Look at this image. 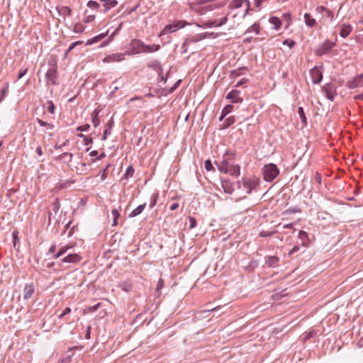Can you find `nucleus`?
Listing matches in <instances>:
<instances>
[{
    "instance_id": "7",
    "label": "nucleus",
    "mask_w": 363,
    "mask_h": 363,
    "mask_svg": "<svg viewBox=\"0 0 363 363\" xmlns=\"http://www.w3.org/2000/svg\"><path fill=\"white\" fill-rule=\"evenodd\" d=\"M363 86V74H358L349 80L346 86L350 89H354Z\"/></svg>"
},
{
    "instance_id": "9",
    "label": "nucleus",
    "mask_w": 363,
    "mask_h": 363,
    "mask_svg": "<svg viewBox=\"0 0 363 363\" xmlns=\"http://www.w3.org/2000/svg\"><path fill=\"white\" fill-rule=\"evenodd\" d=\"M335 89V85L331 83H328L323 86V90L328 99L330 101L334 100L335 96L336 95Z\"/></svg>"
},
{
    "instance_id": "53",
    "label": "nucleus",
    "mask_w": 363,
    "mask_h": 363,
    "mask_svg": "<svg viewBox=\"0 0 363 363\" xmlns=\"http://www.w3.org/2000/svg\"><path fill=\"white\" fill-rule=\"evenodd\" d=\"M299 212H301V210H300L299 208H298V207H294V208L291 207V208L286 209L284 212V214H291V213H299Z\"/></svg>"
},
{
    "instance_id": "46",
    "label": "nucleus",
    "mask_w": 363,
    "mask_h": 363,
    "mask_svg": "<svg viewBox=\"0 0 363 363\" xmlns=\"http://www.w3.org/2000/svg\"><path fill=\"white\" fill-rule=\"evenodd\" d=\"M101 306V303H98L92 306H88L84 308V313H94Z\"/></svg>"
},
{
    "instance_id": "28",
    "label": "nucleus",
    "mask_w": 363,
    "mask_h": 363,
    "mask_svg": "<svg viewBox=\"0 0 363 363\" xmlns=\"http://www.w3.org/2000/svg\"><path fill=\"white\" fill-rule=\"evenodd\" d=\"M304 19L306 24L311 28H313L316 24V21L313 18L310 13L304 14Z\"/></svg>"
},
{
    "instance_id": "10",
    "label": "nucleus",
    "mask_w": 363,
    "mask_h": 363,
    "mask_svg": "<svg viewBox=\"0 0 363 363\" xmlns=\"http://www.w3.org/2000/svg\"><path fill=\"white\" fill-rule=\"evenodd\" d=\"M312 82L314 84H318L323 79V73L318 67L310 70Z\"/></svg>"
},
{
    "instance_id": "5",
    "label": "nucleus",
    "mask_w": 363,
    "mask_h": 363,
    "mask_svg": "<svg viewBox=\"0 0 363 363\" xmlns=\"http://www.w3.org/2000/svg\"><path fill=\"white\" fill-rule=\"evenodd\" d=\"M82 257L79 254H69L57 262V267L66 269L68 267L67 264H77L82 260Z\"/></svg>"
},
{
    "instance_id": "15",
    "label": "nucleus",
    "mask_w": 363,
    "mask_h": 363,
    "mask_svg": "<svg viewBox=\"0 0 363 363\" xmlns=\"http://www.w3.org/2000/svg\"><path fill=\"white\" fill-rule=\"evenodd\" d=\"M35 286L33 283L26 284L23 289V298L28 300L33 295Z\"/></svg>"
},
{
    "instance_id": "63",
    "label": "nucleus",
    "mask_w": 363,
    "mask_h": 363,
    "mask_svg": "<svg viewBox=\"0 0 363 363\" xmlns=\"http://www.w3.org/2000/svg\"><path fill=\"white\" fill-rule=\"evenodd\" d=\"M73 356V353L70 354H67L66 357L61 359V363H70L72 361V357Z\"/></svg>"
},
{
    "instance_id": "54",
    "label": "nucleus",
    "mask_w": 363,
    "mask_h": 363,
    "mask_svg": "<svg viewBox=\"0 0 363 363\" xmlns=\"http://www.w3.org/2000/svg\"><path fill=\"white\" fill-rule=\"evenodd\" d=\"M135 101H138L139 102V106H141V105L143 104V97L142 96H137V97H134V98H132L131 99H130V106H133L132 104Z\"/></svg>"
},
{
    "instance_id": "36",
    "label": "nucleus",
    "mask_w": 363,
    "mask_h": 363,
    "mask_svg": "<svg viewBox=\"0 0 363 363\" xmlns=\"http://www.w3.org/2000/svg\"><path fill=\"white\" fill-rule=\"evenodd\" d=\"M244 4V0H233L228 7L230 9L240 8Z\"/></svg>"
},
{
    "instance_id": "16",
    "label": "nucleus",
    "mask_w": 363,
    "mask_h": 363,
    "mask_svg": "<svg viewBox=\"0 0 363 363\" xmlns=\"http://www.w3.org/2000/svg\"><path fill=\"white\" fill-rule=\"evenodd\" d=\"M235 157V152L227 151L223 155V162H225V164L230 166L234 164Z\"/></svg>"
},
{
    "instance_id": "48",
    "label": "nucleus",
    "mask_w": 363,
    "mask_h": 363,
    "mask_svg": "<svg viewBox=\"0 0 363 363\" xmlns=\"http://www.w3.org/2000/svg\"><path fill=\"white\" fill-rule=\"evenodd\" d=\"M277 230H273V231L262 230L259 232V236L261 238H268V237L272 236L273 235L277 233Z\"/></svg>"
},
{
    "instance_id": "22",
    "label": "nucleus",
    "mask_w": 363,
    "mask_h": 363,
    "mask_svg": "<svg viewBox=\"0 0 363 363\" xmlns=\"http://www.w3.org/2000/svg\"><path fill=\"white\" fill-rule=\"evenodd\" d=\"M147 67L153 69L158 72V75H161L163 69L161 66L160 62L157 60H153L147 64Z\"/></svg>"
},
{
    "instance_id": "40",
    "label": "nucleus",
    "mask_w": 363,
    "mask_h": 363,
    "mask_svg": "<svg viewBox=\"0 0 363 363\" xmlns=\"http://www.w3.org/2000/svg\"><path fill=\"white\" fill-rule=\"evenodd\" d=\"M182 82V79H178L170 88L164 89V91H166L167 94L173 93L180 85Z\"/></svg>"
},
{
    "instance_id": "47",
    "label": "nucleus",
    "mask_w": 363,
    "mask_h": 363,
    "mask_svg": "<svg viewBox=\"0 0 363 363\" xmlns=\"http://www.w3.org/2000/svg\"><path fill=\"white\" fill-rule=\"evenodd\" d=\"M52 210L55 212V213H57L60 208V202L58 198H55V201L52 203Z\"/></svg>"
},
{
    "instance_id": "52",
    "label": "nucleus",
    "mask_w": 363,
    "mask_h": 363,
    "mask_svg": "<svg viewBox=\"0 0 363 363\" xmlns=\"http://www.w3.org/2000/svg\"><path fill=\"white\" fill-rule=\"evenodd\" d=\"M12 239L13 246L15 247L16 244L19 242L18 232L16 230H13L12 233Z\"/></svg>"
},
{
    "instance_id": "23",
    "label": "nucleus",
    "mask_w": 363,
    "mask_h": 363,
    "mask_svg": "<svg viewBox=\"0 0 363 363\" xmlns=\"http://www.w3.org/2000/svg\"><path fill=\"white\" fill-rule=\"evenodd\" d=\"M58 11V13L60 16H62L64 18L65 16H71L72 14V11L70 7L69 6H62L60 9L56 8Z\"/></svg>"
},
{
    "instance_id": "61",
    "label": "nucleus",
    "mask_w": 363,
    "mask_h": 363,
    "mask_svg": "<svg viewBox=\"0 0 363 363\" xmlns=\"http://www.w3.org/2000/svg\"><path fill=\"white\" fill-rule=\"evenodd\" d=\"M28 67H22L19 72H18V79H21L23 77H24L26 73L28 72Z\"/></svg>"
},
{
    "instance_id": "51",
    "label": "nucleus",
    "mask_w": 363,
    "mask_h": 363,
    "mask_svg": "<svg viewBox=\"0 0 363 363\" xmlns=\"http://www.w3.org/2000/svg\"><path fill=\"white\" fill-rule=\"evenodd\" d=\"M282 44L284 45H286V46L289 47L290 48H292L295 46L296 42L291 39H286L282 42Z\"/></svg>"
},
{
    "instance_id": "50",
    "label": "nucleus",
    "mask_w": 363,
    "mask_h": 363,
    "mask_svg": "<svg viewBox=\"0 0 363 363\" xmlns=\"http://www.w3.org/2000/svg\"><path fill=\"white\" fill-rule=\"evenodd\" d=\"M204 167L206 169V171H215V168L211 161V160H206L204 162Z\"/></svg>"
},
{
    "instance_id": "21",
    "label": "nucleus",
    "mask_w": 363,
    "mask_h": 363,
    "mask_svg": "<svg viewBox=\"0 0 363 363\" xmlns=\"http://www.w3.org/2000/svg\"><path fill=\"white\" fill-rule=\"evenodd\" d=\"M43 113H45L46 112H48L49 113H54L55 106L52 101H47L43 104Z\"/></svg>"
},
{
    "instance_id": "4",
    "label": "nucleus",
    "mask_w": 363,
    "mask_h": 363,
    "mask_svg": "<svg viewBox=\"0 0 363 363\" xmlns=\"http://www.w3.org/2000/svg\"><path fill=\"white\" fill-rule=\"evenodd\" d=\"M145 45V44L142 40L134 38L130 42L126 53L128 55H134L144 52Z\"/></svg>"
},
{
    "instance_id": "44",
    "label": "nucleus",
    "mask_w": 363,
    "mask_h": 363,
    "mask_svg": "<svg viewBox=\"0 0 363 363\" xmlns=\"http://www.w3.org/2000/svg\"><path fill=\"white\" fill-rule=\"evenodd\" d=\"M164 280L160 278L157 281V286L155 289V294H157V296H160V290L164 287Z\"/></svg>"
},
{
    "instance_id": "37",
    "label": "nucleus",
    "mask_w": 363,
    "mask_h": 363,
    "mask_svg": "<svg viewBox=\"0 0 363 363\" xmlns=\"http://www.w3.org/2000/svg\"><path fill=\"white\" fill-rule=\"evenodd\" d=\"M260 30L259 23H255L250 27H249L245 33L255 32L256 34H259Z\"/></svg>"
},
{
    "instance_id": "11",
    "label": "nucleus",
    "mask_w": 363,
    "mask_h": 363,
    "mask_svg": "<svg viewBox=\"0 0 363 363\" xmlns=\"http://www.w3.org/2000/svg\"><path fill=\"white\" fill-rule=\"evenodd\" d=\"M210 37L215 38L217 37V34L213 32H211V33L206 32V33H199V34L194 36L189 41L191 43H197V42L204 40L205 38H210Z\"/></svg>"
},
{
    "instance_id": "62",
    "label": "nucleus",
    "mask_w": 363,
    "mask_h": 363,
    "mask_svg": "<svg viewBox=\"0 0 363 363\" xmlns=\"http://www.w3.org/2000/svg\"><path fill=\"white\" fill-rule=\"evenodd\" d=\"M114 125L113 118L111 117L108 123H106V128L104 130H109L110 133H111V128Z\"/></svg>"
},
{
    "instance_id": "55",
    "label": "nucleus",
    "mask_w": 363,
    "mask_h": 363,
    "mask_svg": "<svg viewBox=\"0 0 363 363\" xmlns=\"http://www.w3.org/2000/svg\"><path fill=\"white\" fill-rule=\"evenodd\" d=\"M87 6L92 9H98L100 5L96 1L90 0L87 3Z\"/></svg>"
},
{
    "instance_id": "32",
    "label": "nucleus",
    "mask_w": 363,
    "mask_h": 363,
    "mask_svg": "<svg viewBox=\"0 0 363 363\" xmlns=\"http://www.w3.org/2000/svg\"><path fill=\"white\" fill-rule=\"evenodd\" d=\"M216 20H208L203 22L202 24H197V26L202 28H212L216 26Z\"/></svg>"
},
{
    "instance_id": "12",
    "label": "nucleus",
    "mask_w": 363,
    "mask_h": 363,
    "mask_svg": "<svg viewBox=\"0 0 363 363\" xmlns=\"http://www.w3.org/2000/svg\"><path fill=\"white\" fill-rule=\"evenodd\" d=\"M265 264L269 267L275 268L279 266V257L276 255H269L264 257Z\"/></svg>"
},
{
    "instance_id": "19",
    "label": "nucleus",
    "mask_w": 363,
    "mask_h": 363,
    "mask_svg": "<svg viewBox=\"0 0 363 363\" xmlns=\"http://www.w3.org/2000/svg\"><path fill=\"white\" fill-rule=\"evenodd\" d=\"M352 30V26H350V24H343V25H342L340 30V35L342 38H345L350 34Z\"/></svg>"
},
{
    "instance_id": "25",
    "label": "nucleus",
    "mask_w": 363,
    "mask_h": 363,
    "mask_svg": "<svg viewBox=\"0 0 363 363\" xmlns=\"http://www.w3.org/2000/svg\"><path fill=\"white\" fill-rule=\"evenodd\" d=\"M145 207H146V203L139 205L134 210H133L131 211V213L129 214V217L134 218V217L140 215L143 211V210L145 209Z\"/></svg>"
},
{
    "instance_id": "33",
    "label": "nucleus",
    "mask_w": 363,
    "mask_h": 363,
    "mask_svg": "<svg viewBox=\"0 0 363 363\" xmlns=\"http://www.w3.org/2000/svg\"><path fill=\"white\" fill-rule=\"evenodd\" d=\"M135 169L133 167L132 165H130L125 170V172L123 175L121 180L123 179H128L129 178L132 177L133 176Z\"/></svg>"
},
{
    "instance_id": "26",
    "label": "nucleus",
    "mask_w": 363,
    "mask_h": 363,
    "mask_svg": "<svg viewBox=\"0 0 363 363\" xmlns=\"http://www.w3.org/2000/svg\"><path fill=\"white\" fill-rule=\"evenodd\" d=\"M318 330L313 329L305 334L304 337H303V342H306L307 340L316 338V337H318Z\"/></svg>"
},
{
    "instance_id": "45",
    "label": "nucleus",
    "mask_w": 363,
    "mask_h": 363,
    "mask_svg": "<svg viewBox=\"0 0 363 363\" xmlns=\"http://www.w3.org/2000/svg\"><path fill=\"white\" fill-rule=\"evenodd\" d=\"M73 155L70 152H64L58 156L59 160H65L67 159V162H69L72 161Z\"/></svg>"
},
{
    "instance_id": "64",
    "label": "nucleus",
    "mask_w": 363,
    "mask_h": 363,
    "mask_svg": "<svg viewBox=\"0 0 363 363\" xmlns=\"http://www.w3.org/2000/svg\"><path fill=\"white\" fill-rule=\"evenodd\" d=\"M300 250V246L299 245H294L292 249L289 252V255L291 256L294 253L298 252Z\"/></svg>"
},
{
    "instance_id": "58",
    "label": "nucleus",
    "mask_w": 363,
    "mask_h": 363,
    "mask_svg": "<svg viewBox=\"0 0 363 363\" xmlns=\"http://www.w3.org/2000/svg\"><path fill=\"white\" fill-rule=\"evenodd\" d=\"M214 1V0H196L194 4L193 5L195 6H202L203 4H208V3H211V2H213Z\"/></svg>"
},
{
    "instance_id": "2",
    "label": "nucleus",
    "mask_w": 363,
    "mask_h": 363,
    "mask_svg": "<svg viewBox=\"0 0 363 363\" xmlns=\"http://www.w3.org/2000/svg\"><path fill=\"white\" fill-rule=\"evenodd\" d=\"M257 184V181L248 178H242L241 181H238L234 184L235 189L245 192L246 194H250L253 188Z\"/></svg>"
},
{
    "instance_id": "30",
    "label": "nucleus",
    "mask_w": 363,
    "mask_h": 363,
    "mask_svg": "<svg viewBox=\"0 0 363 363\" xmlns=\"http://www.w3.org/2000/svg\"><path fill=\"white\" fill-rule=\"evenodd\" d=\"M269 23L273 25V28L279 30L281 26V20L277 16H272L269 20Z\"/></svg>"
},
{
    "instance_id": "3",
    "label": "nucleus",
    "mask_w": 363,
    "mask_h": 363,
    "mask_svg": "<svg viewBox=\"0 0 363 363\" xmlns=\"http://www.w3.org/2000/svg\"><path fill=\"white\" fill-rule=\"evenodd\" d=\"M50 65L51 67L48 69V71L45 73L46 83L48 86H55L58 84L57 64L56 62H54L52 64Z\"/></svg>"
},
{
    "instance_id": "17",
    "label": "nucleus",
    "mask_w": 363,
    "mask_h": 363,
    "mask_svg": "<svg viewBox=\"0 0 363 363\" xmlns=\"http://www.w3.org/2000/svg\"><path fill=\"white\" fill-rule=\"evenodd\" d=\"M240 93V91L233 89L227 94L226 99L231 100L233 103L241 102L242 99L239 96Z\"/></svg>"
},
{
    "instance_id": "18",
    "label": "nucleus",
    "mask_w": 363,
    "mask_h": 363,
    "mask_svg": "<svg viewBox=\"0 0 363 363\" xmlns=\"http://www.w3.org/2000/svg\"><path fill=\"white\" fill-rule=\"evenodd\" d=\"M127 55L126 52L124 53H114L108 55L106 57L107 62H121L125 60V56Z\"/></svg>"
},
{
    "instance_id": "39",
    "label": "nucleus",
    "mask_w": 363,
    "mask_h": 363,
    "mask_svg": "<svg viewBox=\"0 0 363 363\" xmlns=\"http://www.w3.org/2000/svg\"><path fill=\"white\" fill-rule=\"evenodd\" d=\"M182 82V79H178L170 88L164 89V91H166L167 94L173 93L180 85Z\"/></svg>"
},
{
    "instance_id": "60",
    "label": "nucleus",
    "mask_w": 363,
    "mask_h": 363,
    "mask_svg": "<svg viewBox=\"0 0 363 363\" xmlns=\"http://www.w3.org/2000/svg\"><path fill=\"white\" fill-rule=\"evenodd\" d=\"M109 166H110V164H108L104 169L101 170V172H100L101 179L103 181L107 178V171H108Z\"/></svg>"
},
{
    "instance_id": "6",
    "label": "nucleus",
    "mask_w": 363,
    "mask_h": 363,
    "mask_svg": "<svg viewBox=\"0 0 363 363\" xmlns=\"http://www.w3.org/2000/svg\"><path fill=\"white\" fill-rule=\"evenodd\" d=\"M335 45V43L330 41L329 40H325L321 43L319 47L315 50V54L317 56H322L323 55L330 52L331 49Z\"/></svg>"
},
{
    "instance_id": "27",
    "label": "nucleus",
    "mask_w": 363,
    "mask_h": 363,
    "mask_svg": "<svg viewBox=\"0 0 363 363\" xmlns=\"http://www.w3.org/2000/svg\"><path fill=\"white\" fill-rule=\"evenodd\" d=\"M122 28V23H121L118 28L109 35V37L108 38V39L106 40H104L101 45H100V47H104L106 45H107L114 38V36L118 33V32Z\"/></svg>"
},
{
    "instance_id": "42",
    "label": "nucleus",
    "mask_w": 363,
    "mask_h": 363,
    "mask_svg": "<svg viewBox=\"0 0 363 363\" xmlns=\"http://www.w3.org/2000/svg\"><path fill=\"white\" fill-rule=\"evenodd\" d=\"M158 197H159L158 192H156V193H154L152 194L151 198H150V205H149L150 208H152L157 204Z\"/></svg>"
},
{
    "instance_id": "56",
    "label": "nucleus",
    "mask_w": 363,
    "mask_h": 363,
    "mask_svg": "<svg viewBox=\"0 0 363 363\" xmlns=\"http://www.w3.org/2000/svg\"><path fill=\"white\" fill-rule=\"evenodd\" d=\"M189 229H193L196 227L197 221L194 217L189 216Z\"/></svg>"
},
{
    "instance_id": "34",
    "label": "nucleus",
    "mask_w": 363,
    "mask_h": 363,
    "mask_svg": "<svg viewBox=\"0 0 363 363\" xmlns=\"http://www.w3.org/2000/svg\"><path fill=\"white\" fill-rule=\"evenodd\" d=\"M215 164L220 172L225 173V174L228 172V171H229L228 165L225 164V162H223V161L220 163L216 161Z\"/></svg>"
},
{
    "instance_id": "49",
    "label": "nucleus",
    "mask_w": 363,
    "mask_h": 363,
    "mask_svg": "<svg viewBox=\"0 0 363 363\" xmlns=\"http://www.w3.org/2000/svg\"><path fill=\"white\" fill-rule=\"evenodd\" d=\"M211 3L213 4L216 9L224 6L226 4V0H214V1Z\"/></svg>"
},
{
    "instance_id": "8",
    "label": "nucleus",
    "mask_w": 363,
    "mask_h": 363,
    "mask_svg": "<svg viewBox=\"0 0 363 363\" xmlns=\"http://www.w3.org/2000/svg\"><path fill=\"white\" fill-rule=\"evenodd\" d=\"M184 27V24L182 21H178L174 24H168L167 25L164 29L160 33V36L166 35L167 33H174L177 30L182 28Z\"/></svg>"
},
{
    "instance_id": "43",
    "label": "nucleus",
    "mask_w": 363,
    "mask_h": 363,
    "mask_svg": "<svg viewBox=\"0 0 363 363\" xmlns=\"http://www.w3.org/2000/svg\"><path fill=\"white\" fill-rule=\"evenodd\" d=\"M37 122L39 123V125L40 126H45V127L47 128V129L52 130L55 127L54 125L52 123L44 121H43L42 119H40V118H37Z\"/></svg>"
},
{
    "instance_id": "57",
    "label": "nucleus",
    "mask_w": 363,
    "mask_h": 363,
    "mask_svg": "<svg viewBox=\"0 0 363 363\" xmlns=\"http://www.w3.org/2000/svg\"><path fill=\"white\" fill-rule=\"evenodd\" d=\"M91 122L94 127H97L100 124V119L99 118V115H91Z\"/></svg>"
},
{
    "instance_id": "20",
    "label": "nucleus",
    "mask_w": 363,
    "mask_h": 363,
    "mask_svg": "<svg viewBox=\"0 0 363 363\" xmlns=\"http://www.w3.org/2000/svg\"><path fill=\"white\" fill-rule=\"evenodd\" d=\"M108 31L107 30L105 33H101L99 35H97L94 36V38H92L91 39H89L86 41V45H93L94 43H96L101 41V40H103L108 35Z\"/></svg>"
},
{
    "instance_id": "29",
    "label": "nucleus",
    "mask_w": 363,
    "mask_h": 363,
    "mask_svg": "<svg viewBox=\"0 0 363 363\" xmlns=\"http://www.w3.org/2000/svg\"><path fill=\"white\" fill-rule=\"evenodd\" d=\"M235 118L233 116H230V117L225 119L224 122L220 125V129H225L230 126L232 124L235 123Z\"/></svg>"
},
{
    "instance_id": "31",
    "label": "nucleus",
    "mask_w": 363,
    "mask_h": 363,
    "mask_svg": "<svg viewBox=\"0 0 363 363\" xmlns=\"http://www.w3.org/2000/svg\"><path fill=\"white\" fill-rule=\"evenodd\" d=\"M160 49V45L158 44L145 45L144 52H154Z\"/></svg>"
},
{
    "instance_id": "24",
    "label": "nucleus",
    "mask_w": 363,
    "mask_h": 363,
    "mask_svg": "<svg viewBox=\"0 0 363 363\" xmlns=\"http://www.w3.org/2000/svg\"><path fill=\"white\" fill-rule=\"evenodd\" d=\"M228 172L231 176L238 177L240 174V167L238 164H233L228 166Z\"/></svg>"
},
{
    "instance_id": "35",
    "label": "nucleus",
    "mask_w": 363,
    "mask_h": 363,
    "mask_svg": "<svg viewBox=\"0 0 363 363\" xmlns=\"http://www.w3.org/2000/svg\"><path fill=\"white\" fill-rule=\"evenodd\" d=\"M259 266V262L256 259H252L249 262L248 264L245 267L246 270L249 272L253 271Z\"/></svg>"
},
{
    "instance_id": "1",
    "label": "nucleus",
    "mask_w": 363,
    "mask_h": 363,
    "mask_svg": "<svg viewBox=\"0 0 363 363\" xmlns=\"http://www.w3.org/2000/svg\"><path fill=\"white\" fill-rule=\"evenodd\" d=\"M262 172L264 180L267 182H273L280 173L277 165L274 163L264 164L262 169Z\"/></svg>"
},
{
    "instance_id": "41",
    "label": "nucleus",
    "mask_w": 363,
    "mask_h": 363,
    "mask_svg": "<svg viewBox=\"0 0 363 363\" xmlns=\"http://www.w3.org/2000/svg\"><path fill=\"white\" fill-rule=\"evenodd\" d=\"M182 82V79H178L170 88L164 89V91H166L167 94L173 93L180 85Z\"/></svg>"
},
{
    "instance_id": "14",
    "label": "nucleus",
    "mask_w": 363,
    "mask_h": 363,
    "mask_svg": "<svg viewBox=\"0 0 363 363\" xmlns=\"http://www.w3.org/2000/svg\"><path fill=\"white\" fill-rule=\"evenodd\" d=\"M221 186L225 194H231L235 189V185L228 179H221Z\"/></svg>"
},
{
    "instance_id": "38",
    "label": "nucleus",
    "mask_w": 363,
    "mask_h": 363,
    "mask_svg": "<svg viewBox=\"0 0 363 363\" xmlns=\"http://www.w3.org/2000/svg\"><path fill=\"white\" fill-rule=\"evenodd\" d=\"M9 93V83H6L0 90V103L4 99Z\"/></svg>"
},
{
    "instance_id": "59",
    "label": "nucleus",
    "mask_w": 363,
    "mask_h": 363,
    "mask_svg": "<svg viewBox=\"0 0 363 363\" xmlns=\"http://www.w3.org/2000/svg\"><path fill=\"white\" fill-rule=\"evenodd\" d=\"M72 311L71 308L69 307H66L63 311L62 312V313L60 315H58V318L60 319H62L63 318H65L67 315H68L69 313H70Z\"/></svg>"
},
{
    "instance_id": "13",
    "label": "nucleus",
    "mask_w": 363,
    "mask_h": 363,
    "mask_svg": "<svg viewBox=\"0 0 363 363\" xmlns=\"http://www.w3.org/2000/svg\"><path fill=\"white\" fill-rule=\"evenodd\" d=\"M298 238L301 241V244L304 247H308L311 244L310 239L308 238V233L304 230H299Z\"/></svg>"
}]
</instances>
